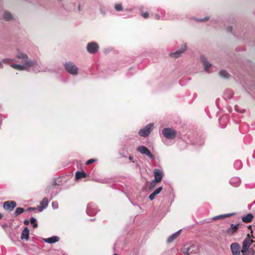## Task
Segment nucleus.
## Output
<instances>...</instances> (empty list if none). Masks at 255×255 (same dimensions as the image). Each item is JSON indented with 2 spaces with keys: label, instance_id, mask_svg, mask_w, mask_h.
Returning <instances> with one entry per match:
<instances>
[{
  "label": "nucleus",
  "instance_id": "nucleus-1",
  "mask_svg": "<svg viewBox=\"0 0 255 255\" xmlns=\"http://www.w3.org/2000/svg\"><path fill=\"white\" fill-rule=\"evenodd\" d=\"M63 2L62 6L64 9L68 11L80 12L81 11L80 4L77 0H58Z\"/></svg>",
  "mask_w": 255,
  "mask_h": 255
},
{
  "label": "nucleus",
  "instance_id": "nucleus-2",
  "mask_svg": "<svg viewBox=\"0 0 255 255\" xmlns=\"http://www.w3.org/2000/svg\"><path fill=\"white\" fill-rule=\"evenodd\" d=\"M28 68H32V70L35 72H46L47 70L46 67H43L41 63H38L36 60H32L27 61L26 63Z\"/></svg>",
  "mask_w": 255,
  "mask_h": 255
},
{
  "label": "nucleus",
  "instance_id": "nucleus-3",
  "mask_svg": "<svg viewBox=\"0 0 255 255\" xmlns=\"http://www.w3.org/2000/svg\"><path fill=\"white\" fill-rule=\"evenodd\" d=\"M182 252L186 255H190L192 254H197L199 252V248L196 245L189 244L185 245L182 250Z\"/></svg>",
  "mask_w": 255,
  "mask_h": 255
},
{
  "label": "nucleus",
  "instance_id": "nucleus-4",
  "mask_svg": "<svg viewBox=\"0 0 255 255\" xmlns=\"http://www.w3.org/2000/svg\"><path fill=\"white\" fill-rule=\"evenodd\" d=\"M64 67L67 72L72 75H76L78 74V67L72 62H67L64 64Z\"/></svg>",
  "mask_w": 255,
  "mask_h": 255
},
{
  "label": "nucleus",
  "instance_id": "nucleus-5",
  "mask_svg": "<svg viewBox=\"0 0 255 255\" xmlns=\"http://www.w3.org/2000/svg\"><path fill=\"white\" fill-rule=\"evenodd\" d=\"M162 133L167 139H173L176 137L177 132L172 128H166L162 130Z\"/></svg>",
  "mask_w": 255,
  "mask_h": 255
},
{
  "label": "nucleus",
  "instance_id": "nucleus-6",
  "mask_svg": "<svg viewBox=\"0 0 255 255\" xmlns=\"http://www.w3.org/2000/svg\"><path fill=\"white\" fill-rule=\"evenodd\" d=\"M153 124L150 123L145 126L143 128L140 129L139 131V134L142 137H147L151 133L153 127Z\"/></svg>",
  "mask_w": 255,
  "mask_h": 255
},
{
  "label": "nucleus",
  "instance_id": "nucleus-7",
  "mask_svg": "<svg viewBox=\"0 0 255 255\" xmlns=\"http://www.w3.org/2000/svg\"><path fill=\"white\" fill-rule=\"evenodd\" d=\"M254 242V241L251 239L249 234H248L247 237L244 240L243 242V247L241 250L242 254L246 253L250 248L251 245Z\"/></svg>",
  "mask_w": 255,
  "mask_h": 255
},
{
  "label": "nucleus",
  "instance_id": "nucleus-8",
  "mask_svg": "<svg viewBox=\"0 0 255 255\" xmlns=\"http://www.w3.org/2000/svg\"><path fill=\"white\" fill-rule=\"evenodd\" d=\"M99 49V45L97 43L94 41H92L88 43L86 49L87 51L92 54L96 53Z\"/></svg>",
  "mask_w": 255,
  "mask_h": 255
},
{
  "label": "nucleus",
  "instance_id": "nucleus-9",
  "mask_svg": "<svg viewBox=\"0 0 255 255\" xmlns=\"http://www.w3.org/2000/svg\"><path fill=\"white\" fill-rule=\"evenodd\" d=\"M137 151L142 154L147 155L150 159H154V156L151 153L150 151L145 146L141 145L137 148Z\"/></svg>",
  "mask_w": 255,
  "mask_h": 255
},
{
  "label": "nucleus",
  "instance_id": "nucleus-10",
  "mask_svg": "<svg viewBox=\"0 0 255 255\" xmlns=\"http://www.w3.org/2000/svg\"><path fill=\"white\" fill-rule=\"evenodd\" d=\"M98 211V208L96 204L90 203L88 204L86 209V213L89 216H94Z\"/></svg>",
  "mask_w": 255,
  "mask_h": 255
},
{
  "label": "nucleus",
  "instance_id": "nucleus-11",
  "mask_svg": "<svg viewBox=\"0 0 255 255\" xmlns=\"http://www.w3.org/2000/svg\"><path fill=\"white\" fill-rule=\"evenodd\" d=\"M16 203L14 201H7L3 203V208L6 211L11 212L16 207Z\"/></svg>",
  "mask_w": 255,
  "mask_h": 255
},
{
  "label": "nucleus",
  "instance_id": "nucleus-12",
  "mask_svg": "<svg viewBox=\"0 0 255 255\" xmlns=\"http://www.w3.org/2000/svg\"><path fill=\"white\" fill-rule=\"evenodd\" d=\"M240 224H232L230 228L226 229L225 233L227 235L232 236L235 233H237L240 228Z\"/></svg>",
  "mask_w": 255,
  "mask_h": 255
},
{
  "label": "nucleus",
  "instance_id": "nucleus-13",
  "mask_svg": "<svg viewBox=\"0 0 255 255\" xmlns=\"http://www.w3.org/2000/svg\"><path fill=\"white\" fill-rule=\"evenodd\" d=\"M230 249L233 255H241V247L239 243L235 242L231 244Z\"/></svg>",
  "mask_w": 255,
  "mask_h": 255
},
{
  "label": "nucleus",
  "instance_id": "nucleus-14",
  "mask_svg": "<svg viewBox=\"0 0 255 255\" xmlns=\"http://www.w3.org/2000/svg\"><path fill=\"white\" fill-rule=\"evenodd\" d=\"M186 50V45L184 44L182 47L174 52L170 53V56L175 58L179 57Z\"/></svg>",
  "mask_w": 255,
  "mask_h": 255
},
{
  "label": "nucleus",
  "instance_id": "nucleus-15",
  "mask_svg": "<svg viewBox=\"0 0 255 255\" xmlns=\"http://www.w3.org/2000/svg\"><path fill=\"white\" fill-rule=\"evenodd\" d=\"M15 57L16 58L21 59L22 63H25L26 61L31 60L28 59V55L22 52L20 50L17 51Z\"/></svg>",
  "mask_w": 255,
  "mask_h": 255
},
{
  "label": "nucleus",
  "instance_id": "nucleus-16",
  "mask_svg": "<svg viewBox=\"0 0 255 255\" xmlns=\"http://www.w3.org/2000/svg\"><path fill=\"white\" fill-rule=\"evenodd\" d=\"M200 59L204 66L205 71L209 73V69L212 66V64L208 62L206 57L204 55H201L200 57Z\"/></svg>",
  "mask_w": 255,
  "mask_h": 255
},
{
  "label": "nucleus",
  "instance_id": "nucleus-17",
  "mask_svg": "<svg viewBox=\"0 0 255 255\" xmlns=\"http://www.w3.org/2000/svg\"><path fill=\"white\" fill-rule=\"evenodd\" d=\"M153 174L154 176V180L155 182H160L161 181L163 176V172L159 169H155L153 171Z\"/></svg>",
  "mask_w": 255,
  "mask_h": 255
},
{
  "label": "nucleus",
  "instance_id": "nucleus-18",
  "mask_svg": "<svg viewBox=\"0 0 255 255\" xmlns=\"http://www.w3.org/2000/svg\"><path fill=\"white\" fill-rule=\"evenodd\" d=\"M29 230L28 227H26L23 230L21 236L20 238L21 240H25L27 241L29 239Z\"/></svg>",
  "mask_w": 255,
  "mask_h": 255
},
{
  "label": "nucleus",
  "instance_id": "nucleus-19",
  "mask_svg": "<svg viewBox=\"0 0 255 255\" xmlns=\"http://www.w3.org/2000/svg\"><path fill=\"white\" fill-rule=\"evenodd\" d=\"M27 61L25 63H23L22 65L21 64H12L10 65V66L16 70H24L27 68H28V66L27 65L26 63Z\"/></svg>",
  "mask_w": 255,
  "mask_h": 255
},
{
  "label": "nucleus",
  "instance_id": "nucleus-20",
  "mask_svg": "<svg viewBox=\"0 0 255 255\" xmlns=\"http://www.w3.org/2000/svg\"><path fill=\"white\" fill-rule=\"evenodd\" d=\"M229 183L234 187H238L240 185L241 179L238 177H234L230 179Z\"/></svg>",
  "mask_w": 255,
  "mask_h": 255
},
{
  "label": "nucleus",
  "instance_id": "nucleus-21",
  "mask_svg": "<svg viewBox=\"0 0 255 255\" xmlns=\"http://www.w3.org/2000/svg\"><path fill=\"white\" fill-rule=\"evenodd\" d=\"M59 239L60 238L58 236H52L48 238L43 239V241L46 243L52 244L58 242Z\"/></svg>",
  "mask_w": 255,
  "mask_h": 255
},
{
  "label": "nucleus",
  "instance_id": "nucleus-22",
  "mask_svg": "<svg viewBox=\"0 0 255 255\" xmlns=\"http://www.w3.org/2000/svg\"><path fill=\"white\" fill-rule=\"evenodd\" d=\"M233 96V92L230 89H227L225 91L223 94V98L225 100H229L232 99Z\"/></svg>",
  "mask_w": 255,
  "mask_h": 255
},
{
  "label": "nucleus",
  "instance_id": "nucleus-23",
  "mask_svg": "<svg viewBox=\"0 0 255 255\" xmlns=\"http://www.w3.org/2000/svg\"><path fill=\"white\" fill-rule=\"evenodd\" d=\"M162 190V187H159L157 188L156 190H155L149 196V199L150 200L152 201L153 200L155 196L157 195H158Z\"/></svg>",
  "mask_w": 255,
  "mask_h": 255
},
{
  "label": "nucleus",
  "instance_id": "nucleus-24",
  "mask_svg": "<svg viewBox=\"0 0 255 255\" xmlns=\"http://www.w3.org/2000/svg\"><path fill=\"white\" fill-rule=\"evenodd\" d=\"M253 218L254 216L253 214L251 213H249L246 216L243 217L242 220L244 222L246 223H249L252 221Z\"/></svg>",
  "mask_w": 255,
  "mask_h": 255
},
{
  "label": "nucleus",
  "instance_id": "nucleus-25",
  "mask_svg": "<svg viewBox=\"0 0 255 255\" xmlns=\"http://www.w3.org/2000/svg\"><path fill=\"white\" fill-rule=\"evenodd\" d=\"M181 230H179V231H177L176 232L172 234L171 235H170L167 239V242L168 243H171L174 240H175L178 236L179 235Z\"/></svg>",
  "mask_w": 255,
  "mask_h": 255
},
{
  "label": "nucleus",
  "instance_id": "nucleus-26",
  "mask_svg": "<svg viewBox=\"0 0 255 255\" xmlns=\"http://www.w3.org/2000/svg\"><path fill=\"white\" fill-rule=\"evenodd\" d=\"M235 214V213H233L220 215H218V216L214 217L213 218V220H218V219H224L225 218L233 216Z\"/></svg>",
  "mask_w": 255,
  "mask_h": 255
},
{
  "label": "nucleus",
  "instance_id": "nucleus-27",
  "mask_svg": "<svg viewBox=\"0 0 255 255\" xmlns=\"http://www.w3.org/2000/svg\"><path fill=\"white\" fill-rule=\"evenodd\" d=\"M87 174L85 171H77L75 174L76 179H79L82 178H85Z\"/></svg>",
  "mask_w": 255,
  "mask_h": 255
},
{
  "label": "nucleus",
  "instance_id": "nucleus-28",
  "mask_svg": "<svg viewBox=\"0 0 255 255\" xmlns=\"http://www.w3.org/2000/svg\"><path fill=\"white\" fill-rule=\"evenodd\" d=\"M42 207L39 208V211H41L43 209L46 208L48 205V200L47 198L45 197L43 198L42 201L40 203Z\"/></svg>",
  "mask_w": 255,
  "mask_h": 255
},
{
  "label": "nucleus",
  "instance_id": "nucleus-29",
  "mask_svg": "<svg viewBox=\"0 0 255 255\" xmlns=\"http://www.w3.org/2000/svg\"><path fill=\"white\" fill-rule=\"evenodd\" d=\"M3 18L6 21H9L12 18V14L8 11H5L3 14Z\"/></svg>",
  "mask_w": 255,
  "mask_h": 255
},
{
  "label": "nucleus",
  "instance_id": "nucleus-30",
  "mask_svg": "<svg viewBox=\"0 0 255 255\" xmlns=\"http://www.w3.org/2000/svg\"><path fill=\"white\" fill-rule=\"evenodd\" d=\"M24 211V208L21 207H18L16 209L15 212H14V216L15 217H17L18 215L22 213Z\"/></svg>",
  "mask_w": 255,
  "mask_h": 255
},
{
  "label": "nucleus",
  "instance_id": "nucleus-31",
  "mask_svg": "<svg viewBox=\"0 0 255 255\" xmlns=\"http://www.w3.org/2000/svg\"><path fill=\"white\" fill-rule=\"evenodd\" d=\"M160 13H161V15H160L159 13H156L152 15L155 17V19H156L157 20L159 19L161 17L162 18H164L165 17L164 11L160 10Z\"/></svg>",
  "mask_w": 255,
  "mask_h": 255
},
{
  "label": "nucleus",
  "instance_id": "nucleus-32",
  "mask_svg": "<svg viewBox=\"0 0 255 255\" xmlns=\"http://www.w3.org/2000/svg\"><path fill=\"white\" fill-rule=\"evenodd\" d=\"M234 166L236 169H240L242 167V163L240 160H236L234 162Z\"/></svg>",
  "mask_w": 255,
  "mask_h": 255
},
{
  "label": "nucleus",
  "instance_id": "nucleus-33",
  "mask_svg": "<svg viewBox=\"0 0 255 255\" xmlns=\"http://www.w3.org/2000/svg\"><path fill=\"white\" fill-rule=\"evenodd\" d=\"M219 74L221 77L225 78H228L229 77V73L225 70H222L220 71Z\"/></svg>",
  "mask_w": 255,
  "mask_h": 255
},
{
  "label": "nucleus",
  "instance_id": "nucleus-34",
  "mask_svg": "<svg viewBox=\"0 0 255 255\" xmlns=\"http://www.w3.org/2000/svg\"><path fill=\"white\" fill-rule=\"evenodd\" d=\"M2 61L6 64H10L12 62H16V60L15 58H4L3 59Z\"/></svg>",
  "mask_w": 255,
  "mask_h": 255
},
{
  "label": "nucleus",
  "instance_id": "nucleus-35",
  "mask_svg": "<svg viewBox=\"0 0 255 255\" xmlns=\"http://www.w3.org/2000/svg\"><path fill=\"white\" fill-rule=\"evenodd\" d=\"M30 222L31 224H33V227L34 228H36L38 226V224L37 223L36 219L34 217H31L30 219Z\"/></svg>",
  "mask_w": 255,
  "mask_h": 255
},
{
  "label": "nucleus",
  "instance_id": "nucleus-36",
  "mask_svg": "<svg viewBox=\"0 0 255 255\" xmlns=\"http://www.w3.org/2000/svg\"><path fill=\"white\" fill-rule=\"evenodd\" d=\"M255 251L252 248H249L246 253L242 254V255H254Z\"/></svg>",
  "mask_w": 255,
  "mask_h": 255
},
{
  "label": "nucleus",
  "instance_id": "nucleus-37",
  "mask_svg": "<svg viewBox=\"0 0 255 255\" xmlns=\"http://www.w3.org/2000/svg\"><path fill=\"white\" fill-rule=\"evenodd\" d=\"M159 182H155V180H153L149 184V189L151 190L155 187L156 184Z\"/></svg>",
  "mask_w": 255,
  "mask_h": 255
},
{
  "label": "nucleus",
  "instance_id": "nucleus-38",
  "mask_svg": "<svg viewBox=\"0 0 255 255\" xmlns=\"http://www.w3.org/2000/svg\"><path fill=\"white\" fill-rule=\"evenodd\" d=\"M115 8L117 11H120L122 10L123 7L121 4H116L115 5Z\"/></svg>",
  "mask_w": 255,
  "mask_h": 255
},
{
  "label": "nucleus",
  "instance_id": "nucleus-39",
  "mask_svg": "<svg viewBox=\"0 0 255 255\" xmlns=\"http://www.w3.org/2000/svg\"><path fill=\"white\" fill-rule=\"evenodd\" d=\"M52 207L54 209H56L58 208V203L57 201L53 202L52 203Z\"/></svg>",
  "mask_w": 255,
  "mask_h": 255
},
{
  "label": "nucleus",
  "instance_id": "nucleus-40",
  "mask_svg": "<svg viewBox=\"0 0 255 255\" xmlns=\"http://www.w3.org/2000/svg\"><path fill=\"white\" fill-rule=\"evenodd\" d=\"M97 160L95 159H93V158H91L90 159H89L88 160H87L86 161V165H89V164H91L94 162H95Z\"/></svg>",
  "mask_w": 255,
  "mask_h": 255
},
{
  "label": "nucleus",
  "instance_id": "nucleus-41",
  "mask_svg": "<svg viewBox=\"0 0 255 255\" xmlns=\"http://www.w3.org/2000/svg\"><path fill=\"white\" fill-rule=\"evenodd\" d=\"M141 15L142 16V17L144 18H147L148 17V16H149V14L147 12H144V13H141Z\"/></svg>",
  "mask_w": 255,
  "mask_h": 255
},
{
  "label": "nucleus",
  "instance_id": "nucleus-42",
  "mask_svg": "<svg viewBox=\"0 0 255 255\" xmlns=\"http://www.w3.org/2000/svg\"><path fill=\"white\" fill-rule=\"evenodd\" d=\"M209 19V17H206L202 19H197L196 20L198 21H205Z\"/></svg>",
  "mask_w": 255,
  "mask_h": 255
},
{
  "label": "nucleus",
  "instance_id": "nucleus-43",
  "mask_svg": "<svg viewBox=\"0 0 255 255\" xmlns=\"http://www.w3.org/2000/svg\"><path fill=\"white\" fill-rule=\"evenodd\" d=\"M35 209H35V208H34V207H29V208H28L27 209V210H27V211H30V212H31V211H33L35 210Z\"/></svg>",
  "mask_w": 255,
  "mask_h": 255
},
{
  "label": "nucleus",
  "instance_id": "nucleus-44",
  "mask_svg": "<svg viewBox=\"0 0 255 255\" xmlns=\"http://www.w3.org/2000/svg\"><path fill=\"white\" fill-rule=\"evenodd\" d=\"M227 30L228 32H232V26H228L227 28Z\"/></svg>",
  "mask_w": 255,
  "mask_h": 255
},
{
  "label": "nucleus",
  "instance_id": "nucleus-45",
  "mask_svg": "<svg viewBox=\"0 0 255 255\" xmlns=\"http://www.w3.org/2000/svg\"><path fill=\"white\" fill-rule=\"evenodd\" d=\"M23 223H24V224L25 225L27 226V225H29V220H25L24 221Z\"/></svg>",
  "mask_w": 255,
  "mask_h": 255
},
{
  "label": "nucleus",
  "instance_id": "nucleus-46",
  "mask_svg": "<svg viewBox=\"0 0 255 255\" xmlns=\"http://www.w3.org/2000/svg\"><path fill=\"white\" fill-rule=\"evenodd\" d=\"M52 185L53 186H56V185H58V184H57V182H56V181L55 180L54 181H53V183H52Z\"/></svg>",
  "mask_w": 255,
  "mask_h": 255
},
{
  "label": "nucleus",
  "instance_id": "nucleus-47",
  "mask_svg": "<svg viewBox=\"0 0 255 255\" xmlns=\"http://www.w3.org/2000/svg\"><path fill=\"white\" fill-rule=\"evenodd\" d=\"M235 110H236V111H237V112L239 111L238 110V106L237 105H236V106H235Z\"/></svg>",
  "mask_w": 255,
  "mask_h": 255
},
{
  "label": "nucleus",
  "instance_id": "nucleus-48",
  "mask_svg": "<svg viewBox=\"0 0 255 255\" xmlns=\"http://www.w3.org/2000/svg\"><path fill=\"white\" fill-rule=\"evenodd\" d=\"M120 154H121V155L122 157H126V155H125L124 154V153H122V152H121V153H120Z\"/></svg>",
  "mask_w": 255,
  "mask_h": 255
},
{
  "label": "nucleus",
  "instance_id": "nucleus-49",
  "mask_svg": "<svg viewBox=\"0 0 255 255\" xmlns=\"http://www.w3.org/2000/svg\"><path fill=\"white\" fill-rule=\"evenodd\" d=\"M132 159H133V157H132V156H129V159L130 161H131V160H132Z\"/></svg>",
  "mask_w": 255,
  "mask_h": 255
},
{
  "label": "nucleus",
  "instance_id": "nucleus-50",
  "mask_svg": "<svg viewBox=\"0 0 255 255\" xmlns=\"http://www.w3.org/2000/svg\"><path fill=\"white\" fill-rule=\"evenodd\" d=\"M3 68V65L1 64V62L0 61V68Z\"/></svg>",
  "mask_w": 255,
  "mask_h": 255
},
{
  "label": "nucleus",
  "instance_id": "nucleus-51",
  "mask_svg": "<svg viewBox=\"0 0 255 255\" xmlns=\"http://www.w3.org/2000/svg\"><path fill=\"white\" fill-rule=\"evenodd\" d=\"M3 217V215L0 213V219H1Z\"/></svg>",
  "mask_w": 255,
  "mask_h": 255
},
{
  "label": "nucleus",
  "instance_id": "nucleus-52",
  "mask_svg": "<svg viewBox=\"0 0 255 255\" xmlns=\"http://www.w3.org/2000/svg\"><path fill=\"white\" fill-rule=\"evenodd\" d=\"M245 110H243L240 111V112L241 113H244V112H245Z\"/></svg>",
  "mask_w": 255,
  "mask_h": 255
},
{
  "label": "nucleus",
  "instance_id": "nucleus-53",
  "mask_svg": "<svg viewBox=\"0 0 255 255\" xmlns=\"http://www.w3.org/2000/svg\"><path fill=\"white\" fill-rule=\"evenodd\" d=\"M94 220V219H91L89 220L90 221H93Z\"/></svg>",
  "mask_w": 255,
  "mask_h": 255
},
{
  "label": "nucleus",
  "instance_id": "nucleus-54",
  "mask_svg": "<svg viewBox=\"0 0 255 255\" xmlns=\"http://www.w3.org/2000/svg\"><path fill=\"white\" fill-rule=\"evenodd\" d=\"M101 12L102 13H103V14H105V12H103V11L102 10V9H101Z\"/></svg>",
  "mask_w": 255,
  "mask_h": 255
},
{
  "label": "nucleus",
  "instance_id": "nucleus-55",
  "mask_svg": "<svg viewBox=\"0 0 255 255\" xmlns=\"http://www.w3.org/2000/svg\"><path fill=\"white\" fill-rule=\"evenodd\" d=\"M105 180H103L101 182L102 183H105Z\"/></svg>",
  "mask_w": 255,
  "mask_h": 255
},
{
  "label": "nucleus",
  "instance_id": "nucleus-56",
  "mask_svg": "<svg viewBox=\"0 0 255 255\" xmlns=\"http://www.w3.org/2000/svg\"><path fill=\"white\" fill-rule=\"evenodd\" d=\"M252 237L253 238H254V237L253 235H252Z\"/></svg>",
  "mask_w": 255,
  "mask_h": 255
},
{
  "label": "nucleus",
  "instance_id": "nucleus-57",
  "mask_svg": "<svg viewBox=\"0 0 255 255\" xmlns=\"http://www.w3.org/2000/svg\"><path fill=\"white\" fill-rule=\"evenodd\" d=\"M118 255V254H114V255Z\"/></svg>",
  "mask_w": 255,
  "mask_h": 255
}]
</instances>
